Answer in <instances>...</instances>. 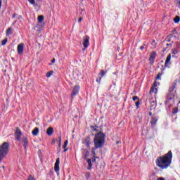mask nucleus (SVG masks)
I'll return each mask as SVG.
<instances>
[{"label":"nucleus","mask_w":180,"mask_h":180,"mask_svg":"<svg viewBox=\"0 0 180 180\" xmlns=\"http://www.w3.org/2000/svg\"><path fill=\"white\" fill-rule=\"evenodd\" d=\"M171 162H172V152L169 150L165 155L158 158L156 164L161 169H165L171 165Z\"/></svg>","instance_id":"1"},{"label":"nucleus","mask_w":180,"mask_h":180,"mask_svg":"<svg viewBox=\"0 0 180 180\" xmlns=\"http://www.w3.org/2000/svg\"><path fill=\"white\" fill-rule=\"evenodd\" d=\"M105 134L102 132H98L96 134L94 139V147L96 148H102L105 144Z\"/></svg>","instance_id":"2"},{"label":"nucleus","mask_w":180,"mask_h":180,"mask_svg":"<svg viewBox=\"0 0 180 180\" xmlns=\"http://www.w3.org/2000/svg\"><path fill=\"white\" fill-rule=\"evenodd\" d=\"M11 148V145L8 142H4L1 146H0V162L4 160V158H6L8 155V153H9V150Z\"/></svg>","instance_id":"3"},{"label":"nucleus","mask_w":180,"mask_h":180,"mask_svg":"<svg viewBox=\"0 0 180 180\" xmlns=\"http://www.w3.org/2000/svg\"><path fill=\"white\" fill-rule=\"evenodd\" d=\"M82 144H84L87 148H91V144H92V141L91 136H86L82 141Z\"/></svg>","instance_id":"4"},{"label":"nucleus","mask_w":180,"mask_h":180,"mask_svg":"<svg viewBox=\"0 0 180 180\" xmlns=\"http://www.w3.org/2000/svg\"><path fill=\"white\" fill-rule=\"evenodd\" d=\"M147 101H148L150 104V110H153L157 108V100L154 97H148Z\"/></svg>","instance_id":"5"},{"label":"nucleus","mask_w":180,"mask_h":180,"mask_svg":"<svg viewBox=\"0 0 180 180\" xmlns=\"http://www.w3.org/2000/svg\"><path fill=\"white\" fill-rule=\"evenodd\" d=\"M83 46L84 49L83 50H85V49H88L89 46V37L88 35H86L85 37H83Z\"/></svg>","instance_id":"6"},{"label":"nucleus","mask_w":180,"mask_h":180,"mask_svg":"<svg viewBox=\"0 0 180 180\" xmlns=\"http://www.w3.org/2000/svg\"><path fill=\"white\" fill-rule=\"evenodd\" d=\"M24 50H25V44L21 43L18 45L17 51H18L19 56H22V54H23Z\"/></svg>","instance_id":"7"},{"label":"nucleus","mask_w":180,"mask_h":180,"mask_svg":"<svg viewBox=\"0 0 180 180\" xmlns=\"http://www.w3.org/2000/svg\"><path fill=\"white\" fill-rule=\"evenodd\" d=\"M155 57H157V53H155V51H153L150 53V57H149V62H150V64H151V65H153V64H154Z\"/></svg>","instance_id":"8"},{"label":"nucleus","mask_w":180,"mask_h":180,"mask_svg":"<svg viewBox=\"0 0 180 180\" xmlns=\"http://www.w3.org/2000/svg\"><path fill=\"white\" fill-rule=\"evenodd\" d=\"M20 141L23 143V147L26 150L29 146V139L27 137H22Z\"/></svg>","instance_id":"9"},{"label":"nucleus","mask_w":180,"mask_h":180,"mask_svg":"<svg viewBox=\"0 0 180 180\" xmlns=\"http://www.w3.org/2000/svg\"><path fill=\"white\" fill-rule=\"evenodd\" d=\"M15 137L18 140V141H20V137H22V131L19 128L16 129V131L15 132Z\"/></svg>","instance_id":"10"},{"label":"nucleus","mask_w":180,"mask_h":180,"mask_svg":"<svg viewBox=\"0 0 180 180\" xmlns=\"http://www.w3.org/2000/svg\"><path fill=\"white\" fill-rule=\"evenodd\" d=\"M54 169L56 172H60V158H58L56 159V161L55 162Z\"/></svg>","instance_id":"11"},{"label":"nucleus","mask_w":180,"mask_h":180,"mask_svg":"<svg viewBox=\"0 0 180 180\" xmlns=\"http://www.w3.org/2000/svg\"><path fill=\"white\" fill-rule=\"evenodd\" d=\"M155 86H157V84H155V83H154L153 86L150 88L148 97L151 98L152 94H154V93H155V94H157V88H155Z\"/></svg>","instance_id":"12"},{"label":"nucleus","mask_w":180,"mask_h":180,"mask_svg":"<svg viewBox=\"0 0 180 180\" xmlns=\"http://www.w3.org/2000/svg\"><path fill=\"white\" fill-rule=\"evenodd\" d=\"M158 121V117L156 116H152L150 123L152 127H155V124H157V122Z\"/></svg>","instance_id":"13"},{"label":"nucleus","mask_w":180,"mask_h":180,"mask_svg":"<svg viewBox=\"0 0 180 180\" xmlns=\"http://www.w3.org/2000/svg\"><path fill=\"white\" fill-rule=\"evenodd\" d=\"M82 154L84 160H86V158L89 157V151H88V149H82Z\"/></svg>","instance_id":"14"},{"label":"nucleus","mask_w":180,"mask_h":180,"mask_svg":"<svg viewBox=\"0 0 180 180\" xmlns=\"http://www.w3.org/2000/svg\"><path fill=\"white\" fill-rule=\"evenodd\" d=\"M79 92V86H75L72 91V96H75Z\"/></svg>","instance_id":"15"},{"label":"nucleus","mask_w":180,"mask_h":180,"mask_svg":"<svg viewBox=\"0 0 180 180\" xmlns=\"http://www.w3.org/2000/svg\"><path fill=\"white\" fill-rule=\"evenodd\" d=\"M171 64V53H169L165 60V67H168Z\"/></svg>","instance_id":"16"},{"label":"nucleus","mask_w":180,"mask_h":180,"mask_svg":"<svg viewBox=\"0 0 180 180\" xmlns=\"http://www.w3.org/2000/svg\"><path fill=\"white\" fill-rule=\"evenodd\" d=\"M53 133H54V129L53 127H49L46 130V134L48 136H52Z\"/></svg>","instance_id":"17"},{"label":"nucleus","mask_w":180,"mask_h":180,"mask_svg":"<svg viewBox=\"0 0 180 180\" xmlns=\"http://www.w3.org/2000/svg\"><path fill=\"white\" fill-rule=\"evenodd\" d=\"M86 161H87V163H88V165H89L88 167H87V169L89 171L92 168V160L91 159H87Z\"/></svg>","instance_id":"18"},{"label":"nucleus","mask_w":180,"mask_h":180,"mask_svg":"<svg viewBox=\"0 0 180 180\" xmlns=\"http://www.w3.org/2000/svg\"><path fill=\"white\" fill-rule=\"evenodd\" d=\"M175 86H176V83H172V84L169 86V92H174V89H175Z\"/></svg>","instance_id":"19"},{"label":"nucleus","mask_w":180,"mask_h":180,"mask_svg":"<svg viewBox=\"0 0 180 180\" xmlns=\"http://www.w3.org/2000/svg\"><path fill=\"white\" fill-rule=\"evenodd\" d=\"M32 136H37V134H39V127H36L34 128L32 131Z\"/></svg>","instance_id":"20"},{"label":"nucleus","mask_w":180,"mask_h":180,"mask_svg":"<svg viewBox=\"0 0 180 180\" xmlns=\"http://www.w3.org/2000/svg\"><path fill=\"white\" fill-rule=\"evenodd\" d=\"M38 22H39V23H43V22H44V16L39 15L38 17Z\"/></svg>","instance_id":"21"},{"label":"nucleus","mask_w":180,"mask_h":180,"mask_svg":"<svg viewBox=\"0 0 180 180\" xmlns=\"http://www.w3.org/2000/svg\"><path fill=\"white\" fill-rule=\"evenodd\" d=\"M96 150H98V148H96V146H94L92 149H91V153L93 155H96Z\"/></svg>","instance_id":"22"},{"label":"nucleus","mask_w":180,"mask_h":180,"mask_svg":"<svg viewBox=\"0 0 180 180\" xmlns=\"http://www.w3.org/2000/svg\"><path fill=\"white\" fill-rule=\"evenodd\" d=\"M106 72H107L103 70H101L100 73L98 74V77H101L102 78V77H103Z\"/></svg>","instance_id":"23"},{"label":"nucleus","mask_w":180,"mask_h":180,"mask_svg":"<svg viewBox=\"0 0 180 180\" xmlns=\"http://www.w3.org/2000/svg\"><path fill=\"white\" fill-rule=\"evenodd\" d=\"M10 34H12V28L9 27L7 30H6V35L9 36Z\"/></svg>","instance_id":"24"},{"label":"nucleus","mask_w":180,"mask_h":180,"mask_svg":"<svg viewBox=\"0 0 180 180\" xmlns=\"http://www.w3.org/2000/svg\"><path fill=\"white\" fill-rule=\"evenodd\" d=\"M179 20H180L179 16H176V17L174 18V23H179Z\"/></svg>","instance_id":"25"},{"label":"nucleus","mask_w":180,"mask_h":180,"mask_svg":"<svg viewBox=\"0 0 180 180\" xmlns=\"http://www.w3.org/2000/svg\"><path fill=\"white\" fill-rule=\"evenodd\" d=\"M85 177L86 179H89L91 178V173L89 172H86Z\"/></svg>","instance_id":"26"},{"label":"nucleus","mask_w":180,"mask_h":180,"mask_svg":"<svg viewBox=\"0 0 180 180\" xmlns=\"http://www.w3.org/2000/svg\"><path fill=\"white\" fill-rule=\"evenodd\" d=\"M52 75H53V71H50L46 73L47 78H50V77H51Z\"/></svg>","instance_id":"27"},{"label":"nucleus","mask_w":180,"mask_h":180,"mask_svg":"<svg viewBox=\"0 0 180 180\" xmlns=\"http://www.w3.org/2000/svg\"><path fill=\"white\" fill-rule=\"evenodd\" d=\"M67 146H68V140L65 141L63 148H67Z\"/></svg>","instance_id":"28"},{"label":"nucleus","mask_w":180,"mask_h":180,"mask_svg":"<svg viewBox=\"0 0 180 180\" xmlns=\"http://www.w3.org/2000/svg\"><path fill=\"white\" fill-rule=\"evenodd\" d=\"M8 43V39H5L1 41V46H5Z\"/></svg>","instance_id":"29"},{"label":"nucleus","mask_w":180,"mask_h":180,"mask_svg":"<svg viewBox=\"0 0 180 180\" xmlns=\"http://www.w3.org/2000/svg\"><path fill=\"white\" fill-rule=\"evenodd\" d=\"M101 80H102V77L98 76V77L96 79V82L100 84Z\"/></svg>","instance_id":"30"},{"label":"nucleus","mask_w":180,"mask_h":180,"mask_svg":"<svg viewBox=\"0 0 180 180\" xmlns=\"http://www.w3.org/2000/svg\"><path fill=\"white\" fill-rule=\"evenodd\" d=\"M172 51V53L174 55L178 54V51L176 50V49H173Z\"/></svg>","instance_id":"31"},{"label":"nucleus","mask_w":180,"mask_h":180,"mask_svg":"<svg viewBox=\"0 0 180 180\" xmlns=\"http://www.w3.org/2000/svg\"><path fill=\"white\" fill-rule=\"evenodd\" d=\"M27 180H36V179H34V177L33 176L30 175V176H28Z\"/></svg>","instance_id":"32"},{"label":"nucleus","mask_w":180,"mask_h":180,"mask_svg":"<svg viewBox=\"0 0 180 180\" xmlns=\"http://www.w3.org/2000/svg\"><path fill=\"white\" fill-rule=\"evenodd\" d=\"M161 75H162V73H158L157 76V79H161Z\"/></svg>","instance_id":"33"},{"label":"nucleus","mask_w":180,"mask_h":180,"mask_svg":"<svg viewBox=\"0 0 180 180\" xmlns=\"http://www.w3.org/2000/svg\"><path fill=\"white\" fill-rule=\"evenodd\" d=\"M28 2H30V4H31L32 5H34L35 4L34 0H28Z\"/></svg>","instance_id":"34"},{"label":"nucleus","mask_w":180,"mask_h":180,"mask_svg":"<svg viewBox=\"0 0 180 180\" xmlns=\"http://www.w3.org/2000/svg\"><path fill=\"white\" fill-rule=\"evenodd\" d=\"M58 140H59L58 147H61V136L58 137Z\"/></svg>","instance_id":"35"},{"label":"nucleus","mask_w":180,"mask_h":180,"mask_svg":"<svg viewBox=\"0 0 180 180\" xmlns=\"http://www.w3.org/2000/svg\"><path fill=\"white\" fill-rule=\"evenodd\" d=\"M96 158H98V157H94L92 158L91 160L92 161V162H95L96 161Z\"/></svg>","instance_id":"36"},{"label":"nucleus","mask_w":180,"mask_h":180,"mask_svg":"<svg viewBox=\"0 0 180 180\" xmlns=\"http://www.w3.org/2000/svg\"><path fill=\"white\" fill-rule=\"evenodd\" d=\"M135 105H136V108H139V106L140 105V101H136L135 103Z\"/></svg>","instance_id":"37"},{"label":"nucleus","mask_w":180,"mask_h":180,"mask_svg":"<svg viewBox=\"0 0 180 180\" xmlns=\"http://www.w3.org/2000/svg\"><path fill=\"white\" fill-rule=\"evenodd\" d=\"M132 99H133V101H137V99H139V97H137V96H134V97L132 98Z\"/></svg>","instance_id":"38"},{"label":"nucleus","mask_w":180,"mask_h":180,"mask_svg":"<svg viewBox=\"0 0 180 180\" xmlns=\"http://www.w3.org/2000/svg\"><path fill=\"white\" fill-rule=\"evenodd\" d=\"M78 22H82V17H80V18H79Z\"/></svg>","instance_id":"39"},{"label":"nucleus","mask_w":180,"mask_h":180,"mask_svg":"<svg viewBox=\"0 0 180 180\" xmlns=\"http://www.w3.org/2000/svg\"><path fill=\"white\" fill-rule=\"evenodd\" d=\"M158 180H165V179H164L162 177H159V178H158Z\"/></svg>","instance_id":"40"},{"label":"nucleus","mask_w":180,"mask_h":180,"mask_svg":"<svg viewBox=\"0 0 180 180\" xmlns=\"http://www.w3.org/2000/svg\"><path fill=\"white\" fill-rule=\"evenodd\" d=\"M1 6H2V0H0V10H1Z\"/></svg>","instance_id":"41"},{"label":"nucleus","mask_w":180,"mask_h":180,"mask_svg":"<svg viewBox=\"0 0 180 180\" xmlns=\"http://www.w3.org/2000/svg\"><path fill=\"white\" fill-rule=\"evenodd\" d=\"M140 50H144V46H140Z\"/></svg>","instance_id":"42"},{"label":"nucleus","mask_w":180,"mask_h":180,"mask_svg":"<svg viewBox=\"0 0 180 180\" xmlns=\"http://www.w3.org/2000/svg\"><path fill=\"white\" fill-rule=\"evenodd\" d=\"M66 151H68V148H64L63 153H66Z\"/></svg>","instance_id":"43"},{"label":"nucleus","mask_w":180,"mask_h":180,"mask_svg":"<svg viewBox=\"0 0 180 180\" xmlns=\"http://www.w3.org/2000/svg\"><path fill=\"white\" fill-rule=\"evenodd\" d=\"M51 63H56V59H54V58L52 59V60H51Z\"/></svg>","instance_id":"44"},{"label":"nucleus","mask_w":180,"mask_h":180,"mask_svg":"<svg viewBox=\"0 0 180 180\" xmlns=\"http://www.w3.org/2000/svg\"><path fill=\"white\" fill-rule=\"evenodd\" d=\"M150 116L153 115V112H149Z\"/></svg>","instance_id":"45"},{"label":"nucleus","mask_w":180,"mask_h":180,"mask_svg":"<svg viewBox=\"0 0 180 180\" xmlns=\"http://www.w3.org/2000/svg\"><path fill=\"white\" fill-rule=\"evenodd\" d=\"M13 18H15V14L13 15Z\"/></svg>","instance_id":"46"},{"label":"nucleus","mask_w":180,"mask_h":180,"mask_svg":"<svg viewBox=\"0 0 180 180\" xmlns=\"http://www.w3.org/2000/svg\"><path fill=\"white\" fill-rule=\"evenodd\" d=\"M82 12H84V10H82Z\"/></svg>","instance_id":"47"}]
</instances>
